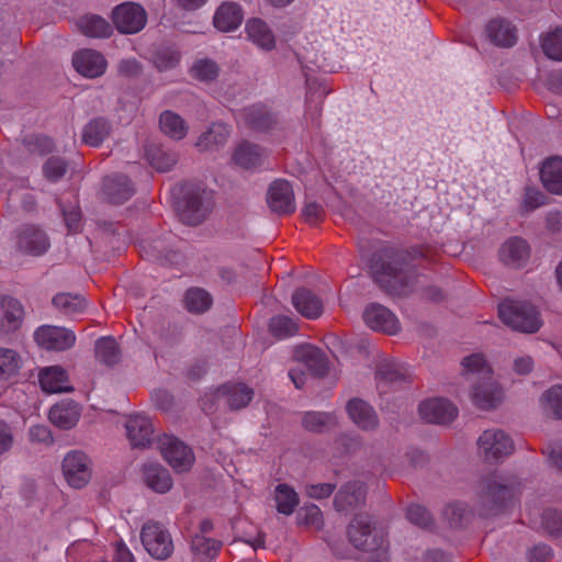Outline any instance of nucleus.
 <instances>
[{"label": "nucleus", "mask_w": 562, "mask_h": 562, "mask_svg": "<svg viewBox=\"0 0 562 562\" xmlns=\"http://www.w3.org/2000/svg\"><path fill=\"white\" fill-rule=\"evenodd\" d=\"M369 268L379 286L391 295H405L412 291L415 271L403 254L391 247L374 252Z\"/></svg>", "instance_id": "f257e3e1"}, {"label": "nucleus", "mask_w": 562, "mask_h": 562, "mask_svg": "<svg viewBox=\"0 0 562 562\" xmlns=\"http://www.w3.org/2000/svg\"><path fill=\"white\" fill-rule=\"evenodd\" d=\"M520 495V482L516 476L491 474L477 486L476 510L480 516L491 517L507 512Z\"/></svg>", "instance_id": "f03ea898"}, {"label": "nucleus", "mask_w": 562, "mask_h": 562, "mask_svg": "<svg viewBox=\"0 0 562 562\" xmlns=\"http://www.w3.org/2000/svg\"><path fill=\"white\" fill-rule=\"evenodd\" d=\"M177 213L184 224L199 225L211 212L214 193L201 183L187 182L172 189Z\"/></svg>", "instance_id": "7ed1b4c3"}, {"label": "nucleus", "mask_w": 562, "mask_h": 562, "mask_svg": "<svg viewBox=\"0 0 562 562\" xmlns=\"http://www.w3.org/2000/svg\"><path fill=\"white\" fill-rule=\"evenodd\" d=\"M467 375L477 374L481 382L472 389V400L481 409L494 408L502 400L503 392L498 384L492 381V369L481 353H473L462 361Z\"/></svg>", "instance_id": "20e7f679"}, {"label": "nucleus", "mask_w": 562, "mask_h": 562, "mask_svg": "<svg viewBox=\"0 0 562 562\" xmlns=\"http://www.w3.org/2000/svg\"><path fill=\"white\" fill-rule=\"evenodd\" d=\"M498 316L505 325L521 333H536L542 325L537 308L525 301H503L498 305Z\"/></svg>", "instance_id": "39448f33"}, {"label": "nucleus", "mask_w": 562, "mask_h": 562, "mask_svg": "<svg viewBox=\"0 0 562 562\" xmlns=\"http://www.w3.org/2000/svg\"><path fill=\"white\" fill-rule=\"evenodd\" d=\"M349 541L359 550L373 552L385 544V532L378 528L368 514H358L350 521L347 530Z\"/></svg>", "instance_id": "423d86ee"}, {"label": "nucleus", "mask_w": 562, "mask_h": 562, "mask_svg": "<svg viewBox=\"0 0 562 562\" xmlns=\"http://www.w3.org/2000/svg\"><path fill=\"white\" fill-rule=\"evenodd\" d=\"M140 540L146 551L157 560H166L173 552L169 531L157 521L149 520L143 526Z\"/></svg>", "instance_id": "0eeeda50"}, {"label": "nucleus", "mask_w": 562, "mask_h": 562, "mask_svg": "<svg viewBox=\"0 0 562 562\" xmlns=\"http://www.w3.org/2000/svg\"><path fill=\"white\" fill-rule=\"evenodd\" d=\"M158 449L164 459L177 472L189 471L194 462V454L190 447L171 435L158 438Z\"/></svg>", "instance_id": "6e6552de"}, {"label": "nucleus", "mask_w": 562, "mask_h": 562, "mask_svg": "<svg viewBox=\"0 0 562 562\" xmlns=\"http://www.w3.org/2000/svg\"><path fill=\"white\" fill-rule=\"evenodd\" d=\"M61 468L67 483L74 488H81L91 480V461L82 451H69L64 457Z\"/></svg>", "instance_id": "1a4fd4ad"}, {"label": "nucleus", "mask_w": 562, "mask_h": 562, "mask_svg": "<svg viewBox=\"0 0 562 562\" xmlns=\"http://www.w3.org/2000/svg\"><path fill=\"white\" fill-rule=\"evenodd\" d=\"M112 20L120 33L136 34L145 27L147 13L140 4L124 2L114 8Z\"/></svg>", "instance_id": "9d476101"}, {"label": "nucleus", "mask_w": 562, "mask_h": 562, "mask_svg": "<svg viewBox=\"0 0 562 562\" xmlns=\"http://www.w3.org/2000/svg\"><path fill=\"white\" fill-rule=\"evenodd\" d=\"M480 452L486 461H498L514 450L512 438L502 429H487L477 439Z\"/></svg>", "instance_id": "9b49d317"}, {"label": "nucleus", "mask_w": 562, "mask_h": 562, "mask_svg": "<svg viewBox=\"0 0 562 562\" xmlns=\"http://www.w3.org/2000/svg\"><path fill=\"white\" fill-rule=\"evenodd\" d=\"M18 249L30 256H42L50 247V240L43 228L34 224L22 225L16 233Z\"/></svg>", "instance_id": "f8f14e48"}, {"label": "nucleus", "mask_w": 562, "mask_h": 562, "mask_svg": "<svg viewBox=\"0 0 562 562\" xmlns=\"http://www.w3.org/2000/svg\"><path fill=\"white\" fill-rule=\"evenodd\" d=\"M34 339L46 350L65 351L75 345L76 335L63 327L43 325L35 330Z\"/></svg>", "instance_id": "ddd939ff"}, {"label": "nucleus", "mask_w": 562, "mask_h": 562, "mask_svg": "<svg viewBox=\"0 0 562 562\" xmlns=\"http://www.w3.org/2000/svg\"><path fill=\"white\" fill-rule=\"evenodd\" d=\"M267 203L279 215L292 214L295 211V199L291 183L283 179L274 180L269 187Z\"/></svg>", "instance_id": "4468645a"}, {"label": "nucleus", "mask_w": 562, "mask_h": 562, "mask_svg": "<svg viewBox=\"0 0 562 562\" xmlns=\"http://www.w3.org/2000/svg\"><path fill=\"white\" fill-rule=\"evenodd\" d=\"M363 319L367 326L375 331L395 335L400 330V321L396 315L378 303L367 306L363 312Z\"/></svg>", "instance_id": "2eb2a0df"}, {"label": "nucleus", "mask_w": 562, "mask_h": 562, "mask_svg": "<svg viewBox=\"0 0 562 562\" xmlns=\"http://www.w3.org/2000/svg\"><path fill=\"white\" fill-rule=\"evenodd\" d=\"M419 414L431 424H448L458 415V408L446 398H429L419 404Z\"/></svg>", "instance_id": "dca6fc26"}, {"label": "nucleus", "mask_w": 562, "mask_h": 562, "mask_svg": "<svg viewBox=\"0 0 562 562\" xmlns=\"http://www.w3.org/2000/svg\"><path fill=\"white\" fill-rule=\"evenodd\" d=\"M72 65L83 77L98 78L105 72L108 61L100 52L83 48L74 54Z\"/></svg>", "instance_id": "f3484780"}, {"label": "nucleus", "mask_w": 562, "mask_h": 562, "mask_svg": "<svg viewBox=\"0 0 562 562\" xmlns=\"http://www.w3.org/2000/svg\"><path fill=\"white\" fill-rule=\"evenodd\" d=\"M212 397L223 400L233 411L246 407L254 397V390L244 383L228 382L216 390Z\"/></svg>", "instance_id": "a211bd4d"}, {"label": "nucleus", "mask_w": 562, "mask_h": 562, "mask_svg": "<svg viewBox=\"0 0 562 562\" xmlns=\"http://www.w3.org/2000/svg\"><path fill=\"white\" fill-rule=\"evenodd\" d=\"M127 438L135 448H144L151 442L154 428L150 419L140 414L131 415L125 424Z\"/></svg>", "instance_id": "6ab92c4d"}, {"label": "nucleus", "mask_w": 562, "mask_h": 562, "mask_svg": "<svg viewBox=\"0 0 562 562\" xmlns=\"http://www.w3.org/2000/svg\"><path fill=\"white\" fill-rule=\"evenodd\" d=\"M238 117L254 131H269L277 124L276 115L262 104H254L243 109Z\"/></svg>", "instance_id": "aec40b11"}, {"label": "nucleus", "mask_w": 562, "mask_h": 562, "mask_svg": "<svg viewBox=\"0 0 562 562\" xmlns=\"http://www.w3.org/2000/svg\"><path fill=\"white\" fill-rule=\"evenodd\" d=\"M103 192L110 203L122 204L133 196L135 189L126 176L113 175L104 178Z\"/></svg>", "instance_id": "412c9836"}, {"label": "nucleus", "mask_w": 562, "mask_h": 562, "mask_svg": "<svg viewBox=\"0 0 562 562\" xmlns=\"http://www.w3.org/2000/svg\"><path fill=\"white\" fill-rule=\"evenodd\" d=\"M367 495L366 485L359 481L344 484L335 496L334 505L338 512L352 509L364 502Z\"/></svg>", "instance_id": "4be33fe9"}, {"label": "nucleus", "mask_w": 562, "mask_h": 562, "mask_svg": "<svg viewBox=\"0 0 562 562\" xmlns=\"http://www.w3.org/2000/svg\"><path fill=\"white\" fill-rule=\"evenodd\" d=\"M38 381L42 390L46 393L69 392L68 373L60 366L46 367L40 371Z\"/></svg>", "instance_id": "5701e85b"}, {"label": "nucleus", "mask_w": 562, "mask_h": 562, "mask_svg": "<svg viewBox=\"0 0 562 562\" xmlns=\"http://www.w3.org/2000/svg\"><path fill=\"white\" fill-rule=\"evenodd\" d=\"M405 370L397 363L383 360L379 362L375 370L376 387L380 393H386V387L401 385L407 382Z\"/></svg>", "instance_id": "b1692460"}, {"label": "nucleus", "mask_w": 562, "mask_h": 562, "mask_svg": "<svg viewBox=\"0 0 562 562\" xmlns=\"http://www.w3.org/2000/svg\"><path fill=\"white\" fill-rule=\"evenodd\" d=\"M292 304L302 316L308 319H316L323 313L322 300L306 288H300L293 293Z\"/></svg>", "instance_id": "393cba45"}, {"label": "nucleus", "mask_w": 562, "mask_h": 562, "mask_svg": "<svg viewBox=\"0 0 562 562\" xmlns=\"http://www.w3.org/2000/svg\"><path fill=\"white\" fill-rule=\"evenodd\" d=\"M529 246L520 237H512L499 249L501 260L509 267L519 268L526 263L529 258Z\"/></svg>", "instance_id": "a878e982"}, {"label": "nucleus", "mask_w": 562, "mask_h": 562, "mask_svg": "<svg viewBox=\"0 0 562 562\" xmlns=\"http://www.w3.org/2000/svg\"><path fill=\"white\" fill-rule=\"evenodd\" d=\"M346 411L352 423L363 430H372L378 426L374 409L360 398H351L347 403Z\"/></svg>", "instance_id": "bb28decb"}, {"label": "nucleus", "mask_w": 562, "mask_h": 562, "mask_svg": "<svg viewBox=\"0 0 562 562\" xmlns=\"http://www.w3.org/2000/svg\"><path fill=\"white\" fill-rule=\"evenodd\" d=\"M487 37L497 46L512 47L516 44L515 26L503 18L491 20L485 29Z\"/></svg>", "instance_id": "cd10ccee"}, {"label": "nucleus", "mask_w": 562, "mask_h": 562, "mask_svg": "<svg viewBox=\"0 0 562 562\" xmlns=\"http://www.w3.org/2000/svg\"><path fill=\"white\" fill-rule=\"evenodd\" d=\"M266 159V153L259 145L244 140L237 145L233 154L234 162L244 169L260 167Z\"/></svg>", "instance_id": "c85d7f7f"}, {"label": "nucleus", "mask_w": 562, "mask_h": 562, "mask_svg": "<svg viewBox=\"0 0 562 562\" xmlns=\"http://www.w3.org/2000/svg\"><path fill=\"white\" fill-rule=\"evenodd\" d=\"M231 133L229 125L222 122L212 123L207 131L199 136L195 145L203 151L217 150L226 144Z\"/></svg>", "instance_id": "c756f323"}, {"label": "nucleus", "mask_w": 562, "mask_h": 562, "mask_svg": "<svg viewBox=\"0 0 562 562\" xmlns=\"http://www.w3.org/2000/svg\"><path fill=\"white\" fill-rule=\"evenodd\" d=\"M243 19V10L239 4L235 2H224L217 8L213 23L217 30L231 32L241 24Z\"/></svg>", "instance_id": "7c9ffc66"}, {"label": "nucleus", "mask_w": 562, "mask_h": 562, "mask_svg": "<svg viewBox=\"0 0 562 562\" xmlns=\"http://www.w3.org/2000/svg\"><path fill=\"white\" fill-rule=\"evenodd\" d=\"M48 418L55 426L61 429H70L78 423L80 411L74 401H61L52 406Z\"/></svg>", "instance_id": "2f4dec72"}, {"label": "nucleus", "mask_w": 562, "mask_h": 562, "mask_svg": "<svg viewBox=\"0 0 562 562\" xmlns=\"http://www.w3.org/2000/svg\"><path fill=\"white\" fill-rule=\"evenodd\" d=\"M540 178L549 192L562 194V158H548L540 169Z\"/></svg>", "instance_id": "473e14b6"}, {"label": "nucleus", "mask_w": 562, "mask_h": 562, "mask_svg": "<svg viewBox=\"0 0 562 562\" xmlns=\"http://www.w3.org/2000/svg\"><path fill=\"white\" fill-rule=\"evenodd\" d=\"M1 311L3 313V321L0 324V331L9 333L21 326L24 311L22 304L16 299L11 296L3 297Z\"/></svg>", "instance_id": "72a5a7b5"}, {"label": "nucleus", "mask_w": 562, "mask_h": 562, "mask_svg": "<svg viewBox=\"0 0 562 562\" xmlns=\"http://www.w3.org/2000/svg\"><path fill=\"white\" fill-rule=\"evenodd\" d=\"M246 32L249 40L260 48L266 50L274 48V36L267 23L261 19H250L247 21Z\"/></svg>", "instance_id": "f704fd0d"}, {"label": "nucleus", "mask_w": 562, "mask_h": 562, "mask_svg": "<svg viewBox=\"0 0 562 562\" xmlns=\"http://www.w3.org/2000/svg\"><path fill=\"white\" fill-rule=\"evenodd\" d=\"M111 133V124L104 117L89 121L82 130V142L91 147H99Z\"/></svg>", "instance_id": "c9c22d12"}, {"label": "nucleus", "mask_w": 562, "mask_h": 562, "mask_svg": "<svg viewBox=\"0 0 562 562\" xmlns=\"http://www.w3.org/2000/svg\"><path fill=\"white\" fill-rule=\"evenodd\" d=\"M95 359L106 367H113L121 360L117 341L110 336L100 337L94 345Z\"/></svg>", "instance_id": "e433bc0d"}, {"label": "nucleus", "mask_w": 562, "mask_h": 562, "mask_svg": "<svg viewBox=\"0 0 562 562\" xmlns=\"http://www.w3.org/2000/svg\"><path fill=\"white\" fill-rule=\"evenodd\" d=\"M79 31L88 37H109L112 34L111 24L100 15L87 14L77 21Z\"/></svg>", "instance_id": "4c0bfd02"}, {"label": "nucleus", "mask_w": 562, "mask_h": 562, "mask_svg": "<svg viewBox=\"0 0 562 562\" xmlns=\"http://www.w3.org/2000/svg\"><path fill=\"white\" fill-rule=\"evenodd\" d=\"M222 548V542L204 535H194L191 540V551L200 562L213 560Z\"/></svg>", "instance_id": "58836bf2"}, {"label": "nucleus", "mask_w": 562, "mask_h": 562, "mask_svg": "<svg viewBox=\"0 0 562 562\" xmlns=\"http://www.w3.org/2000/svg\"><path fill=\"white\" fill-rule=\"evenodd\" d=\"M160 130L172 139L180 140L188 134L186 121L172 111H164L159 117Z\"/></svg>", "instance_id": "ea45409f"}, {"label": "nucleus", "mask_w": 562, "mask_h": 562, "mask_svg": "<svg viewBox=\"0 0 562 562\" xmlns=\"http://www.w3.org/2000/svg\"><path fill=\"white\" fill-rule=\"evenodd\" d=\"M144 474L147 486L157 493H166L172 486L169 471L160 465H146Z\"/></svg>", "instance_id": "a19ab883"}, {"label": "nucleus", "mask_w": 562, "mask_h": 562, "mask_svg": "<svg viewBox=\"0 0 562 562\" xmlns=\"http://www.w3.org/2000/svg\"><path fill=\"white\" fill-rule=\"evenodd\" d=\"M307 83V94H306V116L311 119L312 124L318 126V119L322 112V102L323 99L330 92L325 87L318 85V90L314 91L313 86L315 81L311 79L306 80Z\"/></svg>", "instance_id": "79ce46f5"}, {"label": "nucleus", "mask_w": 562, "mask_h": 562, "mask_svg": "<svg viewBox=\"0 0 562 562\" xmlns=\"http://www.w3.org/2000/svg\"><path fill=\"white\" fill-rule=\"evenodd\" d=\"M146 158L157 171H169L177 162V155L161 146L149 145L146 148Z\"/></svg>", "instance_id": "37998d69"}, {"label": "nucleus", "mask_w": 562, "mask_h": 562, "mask_svg": "<svg viewBox=\"0 0 562 562\" xmlns=\"http://www.w3.org/2000/svg\"><path fill=\"white\" fill-rule=\"evenodd\" d=\"M296 357L302 359L317 376H323L328 371L326 357L318 348L304 346L296 351Z\"/></svg>", "instance_id": "c03bdc74"}, {"label": "nucleus", "mask_w": 562, "mask_h": 562, "mask_svg": "<svg viewBox=\"0 0 562 562\" xmlns=\"http://www.w3.org/2000/svg\"><path fill=\"white\" fill-rule=\"evenodd\" d=\"M302 424L310 431L324 432L336 426L337 416L334 413L307 412L302 418Z\"/></svg>", "instance_id": "a18cd8bd"}, {"label": "nucleus", "mask_w": 562, "mask_h": 562, "mask_svg": "<svg viewBox=\"0 0 562 562\" xmlns=\"http://www.w3.org/2000/svg\"><path fill=\"white\" fill-rule=\"evenodd\" d=\"M22 367L20 355L10 348H0V382L18 375Z\"/></svg>", "instance_id": "49530a36"}, {"label": "nucleus", "mask_w": 562, "mask_h": 562, "mask_svg": "<svg viewBox=\"0 0 562 562\" xmlns=\"http://www.w3.org/2000/svg\"><path fill=\"white\" fill-rule=\"evenodd\" d=\"M277 510L283 515H291L299 505L296 492L286 484L276 487Z\"/></svg>", "instance_id": "de8ad7c7"}, {"label": "nucleus", "mask_w": 562, "mask_h": 562, "mask_svg": "<svg viewBox=\"0 0 562 562\" xmlns=\"http://www.w3.org/2000/svg\"><path fill=\"white\" fill-rule=\"evenodd\" d=\"M186 307L192 313H204L212 305L210 293L200 288H192L186 292Z\"/></svg>", "instance_id": "09e8293b"}, {"label": "nucleus", "mask_w": 562, "mask_h": 562, "mask_svg": "<svg viewBox=\"0 0 562 562\" xmlns=\"http://www.w3.org/2000/svg\"><path fill=\"white\" fill-rule=\"evenodd\" d=\"M542 406L554 418H562V385H553L541 397Z\"/></svg>", "instance_id": "8fccbe9b"}, {"label": "nucleus", "mask_w": 562, "mask_h": 562, "mask_svg": "<svg viewBox=\"0 0 562 562\" xmlns=\"http://www.w3.org/2000/svg\"><path fill=\"white\" fill-rule=\"evenodd\" d=\"M218 72L220 68L217 64L207 58L196 60L191 67L192 77L204 82L215 80Z\"/></svg>", "instance_id": "3c124183"}, {"label": "nucleus", "mask_w": 562, "mask_h": 562, "mask_svg": "<svg viewBox=\"0 0 562 562\" xmlns=\"http://www.w3.org/2000/svg\"><path fill=\"white\" fill-rule=\"evenodd\" d=\"M541 47L550 59L562 61V29L547 34L541 42Z\"/></svg>", "instance_id": "603ef678"}, {"label": "nucleus", "mask_w": 562, "mask_h": 562, "mask_svg": "<svg viewBox=\"0 0 562 562\" xmlns=\"http://www.w3.org/2000/svg\"><path fill=\"white\" fill-rule=\"evenodd\" d=\"M269 329L277 338H288L297 333V325L288 316H274L270 319Z\"/></svg>", "instance_id": "864d4df0"}, {"label": "nucleus", "mask_w": 562, "mask_h": 562, "mask_svg": "<svg viewBox=\"0 0 562 562\" xmlns=\"http://www.w3.org/2000/svg\"><path fill=\"white\" fill-rule=\"evenodd\" d=\"M406 517L413 525L422 529H429L434 524L430 513L419 504L409 505L406 510Z\"/></svg>", "instance_id": "5fc2aeb1"}, {"label": "nucleus", "mask_w": 562, "mask_h": 562, "mask_svg": "<svg viewBox=\"0 0 562 562\" xmlns=\"http://www.w3.org/2000/svg\"><path fill=\"white\" fill-rule=\"evenodd\" d=\"M541 527L552 536L562 533V513L557 509H546L541 514Z\"/></svg>", "instance_id": "6e6d98bb"}, {"label": "nucleus", "mask_w": 562, "mask_h": 562, "mask_svg": "<svg viewBox=\"0 0 562 562\" xmlns=\"http://www.w3.org/2000/svg\"><path fill=\"white\" fill-rule=\"evenodd\" d=\"M53 304L67 314L80 312L83 308V301L79 296L68 293H60L53 297Z\"/></svg>", "instance_id": "4d7b16f0"}, {"label": "nucleus", "mask_w": 562, "mask_h": 562, "mask_svg": "<svg viewBox=\"0 0 562 562\" xmlns=\"http://www.w3.org/2000/svg\"><path fill=\"white\" fill-rule=\"evenodd\" d=\"M179 60V53L170 48L159 49L154 56V65L159 71L175 68Z\"/></svg>", "instance_id": "13d9d810"}, {"label": "nucleus", "mask_w": 562, "mask_h": 562, "mask_svg": "<svg viewBox=\"0 0 562 562\" xmlns=\"http://www.w3.org/2000/svg\"><path fill=\"white\" fill-rule=\"evenodd\" d=\"M67 170V162L59 157H50L43 166V172L49 181H58L61 179Z\"/></svg>", "instance_id": "bf43d9fd"}, {"label": "nucleus", "mask_w": 562, "mask_h": 562, "mask_svg": "<svg viewBox=\"0 0 562 562\" xmlns=\"http://www.w3.org/2000/svg\"><path fill=\"white\" fill-rule=\"evenodd\" d=\"M467 513V508L463 504L453 503L446 506L443 516L451 527H458L463 522Z\"/></svg>", "instance_id": "052dcab7"}, {"label": "nucleus", "mask_w": 562, "mask_h": 562, "mask_svg": "<svg viewBox=\"0 0 562 562\" xmlns=\"http://www.w3.org/2000/svg\"><path fill=\"white\" fill-rule=\"evenodd\" d=\"M324 213L323 206L317 202H306L302 210L304 220L311 225L319 223L324 217Z\"/></svg>", "instance_id": "680f3d73"}, {"label": "nucleus", "mask_w": 562, "mask_h": 562, "mask_svg": "<svg viewBox=\"0 0 562 562\" xmlns=\"http://www.w3.org/2000/svg\"><path fill=\"white\" fill-rule=\"evenodd\" d=\"M30 440L44 445L53 443V435L50 429L45 425H33L29 429Z\"/></svg>", "instance_id": "e2e57ef3"}, {"label": "nucleus", "mask_w": 562, "mask_h": 562, "mask_svg": "<svg viewBox=\"0 0 562 562\" xmlns=\"http://www.w3.org/2000/svg\"><path fill=\"white\" fill-rule=\"evenodd\" d=\"M547 196L537 189L528 188L525 192L524 206L526 211H533L546 203Z\"/></svg>", "instance_id": "0e129e2a"}, {"label": "nucleus", "mask_w": 562, "mask_h": 562, "mask_svg": "<svg viewBox=\"0 0 562 562\" xmlns=\"http://www.w3.org/2000/svg\"><path fill=\"white\" fill-rule=\"evenodd\" d=\"M335 488L336 485L331 483H317L306 485L305 491L311 498L322 499L329 497L335 491Z\"/></svg>", "instance_id": "69168bd1"}, {"label": "nucleus", "mask_w": 562, "mask_h": 562, "mask_svg": "<svg viewBox=\"0 0 562 562\" xmlns=\"http://www.w3.org/2000/svg\"><path fill=\"white\" fill-rule=\"evenodd\" d=\"M117 71L123 77L133 78L142 72V66L136 58H125L119 63Z\"/></svg>", "instance_id": "338daca9"}, {"label": "nucleus", "mask_w": 562, "mask_h": 562, "mask_svg": "<svg viewBox=\"0 0 562 562\" xmlns=\"http://www.w3.org/2000/svg\"><path fill=\"white\" fill-rule=\"evenodd\" d=\"M336 446L341 453L348 454L357 451L361 446V441L358 436L341 435L336 440Z\"/></svg>", "instance_id": "774afa93"}]
</instances>
